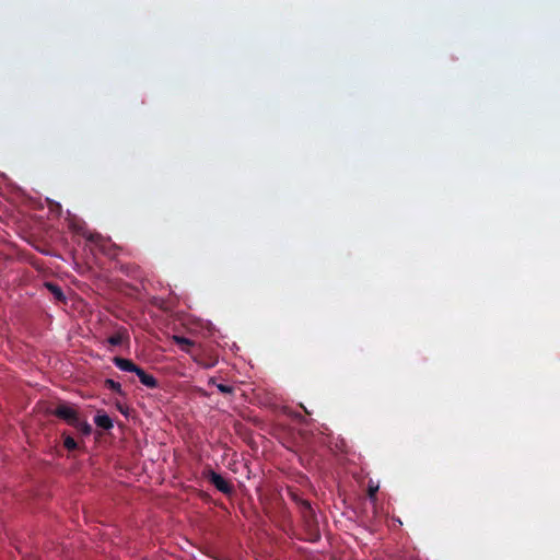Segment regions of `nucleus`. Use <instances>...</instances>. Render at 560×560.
I'll use <instances>...</instances> for the list:
<instances>
[{
	"label": "nucleus",
	"mask_w": 560,
	"mask_h": 560,
	"mask_svg": "<svg viewBox=\"0 0 560 560\" xmlns=\"http://www.w3.org/2000/svg\"><path fill=\"white\" fill-rule=\"evenodd\" d=\"M49 412L56 416L57 418L63 420L71 427H73V424L79 418L77 409L73 406L66 402L58 404L56 408L49 410Z\"/></svg>",
	"instance_id": "2"
},
{
	"label": "nucleus",
	"mask_w": 560,
	"mask_h": 560,
	"mask_svg": "<svg viewBox=\"0 0 560 560\" xmlns=\"http://www.w3.org/2000/svg\"><path fill=\"white\" fill-rule=\"evenodd\" d=\"M136 374L139 377V381L141 382V384L144 385L145 387L151 388V389L159 387L158 380L153 375L147 373L140 366L137 369Z\"/></svg>",
	"instance_id": "7"
},
{
	"label": "nucleus",
	"mask_w": 560,
	"mask_h": 560,
	"mask_svg": "<svg viewBox=\"0 0 560 560\" xmlns=\"http://www.w3.org/2000/svg\"><path fill=\"white\" fill-rule=\"evenodd\" d=\"M107 342L112 347H128L129 335L126 329H118L107 338Z\"/></svg>",
	"instance_id": "6"
},
{
	"label": "nucleus",
	"mask_w": 560,
	"mask_h": 560,
	"mask_svg": "<svg viewBox=\"0 0 560 560\" xmlns=\"http://www.w3.org/2000/svg\"><path fill=\"white\" fill-rule=\"evenodd\" d=\"M206 479L215 487V489L224 494H232L234 492V487L231 482L224 479L221 475L215 472L212 469H209L203 472Z\"/></svg>",
	"instance_id": "3"
},
{
	"label": "nucleus",
	"mask_w": 560,
	"mask_h": 560,
	"mask_svg": "<svg viewBox=\"0 0 560 560\" xmlns=\"http://www.w3.org/2000/svg\"><path fill=\"white\" fill-rule=\"evenodd\" d=\"M73 428L77 429L83 435H90L92 432V427L86 421H81L80 418L73 424Z\"/></svg>",
	"instance_id": "11"
},
{
	"label": "nucleus",
	"mask_w": 560,
	"mask_h": 560,
	"mask_svg": "<svg viewBox=\"0 0 560 560\" xmlns=\"http://www.w3.org/2000/svg\"><path fill=\"white\" fill-rule=\"evenodd\" d=\"M378 491V486H369L368 494L371 500H374L376 497V492Z\"/></svg>",
	"instance_id": "17"
},
{
	"label": "nucleus",
	"mask_w": 560,
	"mask_h": 560,
	"mask_svg": "<svg viewBox=\"0 0 560 560\" xmlns=\"http://www.w3.org/2000/svg\"><path fill=\"white\" fill-rule=\"evenodd\" d=\"M105 386L106 388L119 394V395H124V392H122V388H121V385L120 383L112 380V378H107L105 380Z\"/></svg>",
	"instance_id": "13"
},
{
	"label": "nucleus",
	"mask_w": 560,
	"mask_h": 560,
	"mask_svg": "<svg viewBox=\"0 0 560 560\" xmlns=\"http://www.w3.org/2000/svg\"><path fill=\"white\" fill-rule=\"evenodd\" d=\"M300 514L303 520L304 528L306 532V539L315 542L320 539L319 526L314 509L310 504H304V508L300 509Z\"/></svg>",
	"instance_id": "1"
},
{
	"label": "nucleus",
	"mask_w": 560,
	"mask_h": 560,
	"mask_svg": "<svg viewBox=\"0 0 560 560\" xmlns=\"http://www.w3.org/2000/svg\"><path fill=\"white\" fill-rule=\"evenodd\" d=\"M209 384H213L217 386L218 390L223 395H232L234 393V387L226 384H217L215 380L212 377L209 381Z\"/></svg>",
	"instance_id": "12"
},
{
	"label": "nucleus",
	"mask_w": 560,
	"mask_h": 560,
	"mask_svg": "<svg viewBox=\"0 0 560 560\" xmlns=\"http://www.w3.org/2000/svg\"><path fill=\"white\" fill-rule=\"evenodd\" d=\"M290 497L292 499V501L298 505L299 510L304 508V504H310L311 502L303 499L299 493L294 492V491H290Z\"/></svg>",
	"instance_id": "14"
},
{
	"label": "nucleus",
	"mask_w": 560,
	"mask_h": 560,
	"mask_svg": "<svg viewBox=\"0 0 560 560\" xmlns=\"http://www.w3.org/2000/svg\"><path fill=\"white\" fill-rule=\"evenodd\" d=\"M94 422L98 428L103 430H109L114 425L109 416L101 412H97V415L94 417Z\"/></svg>",
	"instance_id": "9"
},
{
	"label": "nucleus",
	"mask_w": 560,
	"mask_h": 560,
	"mask_svg": "<svg viewBox=\"0 0 560 560\" xmlns=\"http://www.w3.org/2000/svg\"><path fill=\"white\" fill-rule=\"evenodd\" d=\"M45 287L54 295L55 300L59 302H63L66 300L65 293L58 284L54 282H46Z\"/></svg>",
	"instance_id": "10"
},
{
	"label": "nucleus",
	"mask_w": 560,
	"mask_h": 560,
	"mask_svg": "<svg viewBox=\"0 0 560 560\" xmlns=\"http://www.w3.org/2000/svg\"><path fill=\"white\" fill-rule=\"evenodd\" d=\"M114 363L118 369H120L121 371H127V372L136 373L137 369L139 368L131 360L119 358V357L114 358Z\"/></svg>",
	"instance_id": "8"
},
{
	"label": "nucleus",
	"mask_w": 560,
	"mask_h": 560,
	"mask_svg": "<svg viewBox=\"0 0 560 560\" xmlns=\"http://www.w3.org/2000/svg\"><path fill=\"white\" fill-rule=\"evenodd\" d=\"M173 339L175 340L176 345H178L180 347H183V346L192 347L194 346V342L189 338H186L184 336H173Z\"/></svg>",
	"instance_id": "16"
},
{
	"label": "nucleus",
	"mask_w": 560,
	"mask_h": 560,
	"mask_svg": "<svg viewBox=\"0 0 560 560\" xmlns=\"http://www.w3.org/2000/svg\"><path fill=\"white\" fill-rule=\"evenodd\" d=\"M191 359L205 369L213 368L219 359L214 352H190Z\"/></svg>",
	"instance_id": "5"
},
{
	"label": "nucleus",
	"mask_w": 560,
	"mask_h": 560,
	"mask_svg": "<svg viewBox=\"0 0 560 560\" xmlns=\"http://www.w3.org/2000/svg\"><path fill=\"white\" fill-rule=\"evenodd\" d=\"M69 228L74 233L82 235L89 242H91L93 244H97L102 240V236L98 233L89 232L85 222L82 220H77V219L71 220L69 223Z\"/></svg>",
	"instance_id": "4"
},
{
	"label": "nucleus",
	"mask_w": 560,
	"mask_h": 560,
	"mask_svg": "<svg viewBox=\"0 0 560 560\" xmlns=\"http://www.w3.org/2000/svg\"><path fill=\"white\" fill-rule=\"evenodd\" d=\"M63 446L68 451H74V450H77L78 444H77L75 440L72 436L63 434Z\"/></svg>",
	"instance_id": "15"
}]
</instances>
